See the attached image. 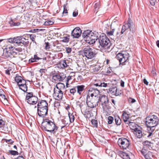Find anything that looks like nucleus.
Here are the masks:
<instances>
[{"instance_id":"obj_1","label":"nucleus","mask_w":159,"mask_h":159,"mask_svg":"<svg viewBox=\"0 0 159 159\" xmlns=\"http://www.w3.org/2000/svg\"><path fill=\"white\" fill-rule=\"evenodd\" d=\"M145 120L147 130L149 133L147 137L149 138L152 134L155 129V127L158 124L159 120L158 117L155 115H149L146 118Z\"/></svg>"},{"instance_id":"obj_2","label":"nucleus","mask_w":159,"mask_h":159,"mask_svg":"<svg viewBox=\"0 0 159 159\" xmlns=\"http://www.w3.org/2000/svg\"><path fill=\"white\" fill-rule=\"evenodd\" d=\"M41 125L43 130L50 132L53 135L55 134L58 129V127L56 125L54 121L47 118L43 119Z\"/></svg>"},{"instance_id":"obj_3","label":"nucleus","mask_w":159,"mask_h":159,"mask_svg":"<svg viewBox=\"0 0 159 159\" xmlns=\"http://www.w3.org/2000/svg\"><path fill=\"white\" fill-rule=\"evenodd\" d=\"M82 36L87 43L90 44L94 43L99 38L96 33L94 34L89 30L84 31L82 34Z\"/></svg>"},{"instance_id":"obj_4","label":"nucleus","mask_w":159,"mask_h":159,"mask_svg":"<svg viewBox=\"0 0 159 159\" xmlns=\"http://www.w3.org/2000/svg\"><path fill=\"white\" fill-rule=\"evenodd\" d=\"M80 53L83 57L88 59L93 58L96 55V51L90 47L84 48L80 52Z\"/></svg>"},{"instance_id":"obj_5","label":"nucleus","mask_w":159,"mask_h":159,"mask_svg":"<svg viewBox=\"0 0 159 159\" xmlns=\"http://www.w3.org/2000/svg\"><path fill=\"white\" fill-rule=\"evenodd\" d=\"M98 42L99 43V48H100V46L103 48L108 49L110 46V41L104 34L100 35L98 38Z\"/></svg>"},{"instance_id":"obj_6","label":"nucleus","mask_w":159,"mask_h":159,"mask_svg":"<svg viewBox=\"0 0 159 159\" xmlns=\"http://www.w3.org/2000/svg\"><path fill=\"white\" fill-rule=\"evenodd\" d=\"M129 57V54L125 52L119 53L116 56V58L119 61L120 65H125Z\"/></svg>"},{"instance_id":"obj_7","label":"nucleus","mask_w":159,"mask_h":159,"mask_svg":"<svg viewBox=\"0 0 159 159\" xmlns=\"http://www.w3.org/2000/svg\"><path fill=\"white\" fill-rule=\"evenodd\" d=\"M25 101L30 104L34 105L38 102L39 100L37 97L33 95L32 92H29L27 93Z\"/></svg>"},{"instance_id":"obj_8","label":"nucleus","mask_w":159,"mask_h":159,"mask_svg":"<svg viewBox=\"0 0 159 159\" xmlns=\"http://www.w3.org/2000/svg\"><path fill=\"white\" fill-rule=\"evenodd\" d=\"M118 143L121 148L124 149L128 148L129 145V141L126 138H119Z\"/></svg>"},{"instance_id":"obj_9","label":"nucleus","mask_w":159,"mask_h":159,"mask_svg":"<svg viewBox=\"0 0 159 159\" xmlns=\"http://www.w3.org/2000/svg\"><path fill=\"white\" fill-rule=\"evenodd\" d=\"M82 31L79 27H76L74 29L71 33V36L73 38H78L81 35Z\"/></svg>"},{"instance_id":"obj_10","label":"nucleus","mask_w":159,"mask_h":159,"mask_svg":"<svg viewBox=\"0 0 159 159\" xmlns=\"http://www.w3.org/2000/svg\"><path fill=\"white\" fill-rule=\"evenodd\" d=\"M63 93L62 91L59 89H56L54 88L53 96L55 99L57 100H61L62 98Z\"/></svg>"},{"instance_id":"obj_11","label":"nucleus","mask_w":159,"mask_h":159,"mask_svg":"<svg viewBox=\"0 0 159 159\" xmlns=\"http://www.w3.org/2000/svg\"><path fill=\"white\" fill-rule=\"evenodd\" d=\"M48 108H37V113L39 117H44L48 114Z\"/></svg>"},{"instance_id":"obj_12","label":"nucleus","mask_w":159,"mask_h":159,"mask_svg":"<svg viewBox=\"0 0 159 159\" xmlns=\"http://www.w3.org/2000/svg\"><path fill=\"white\" fill-rule=\"evenodd\" d=\"M132 129L133 130L134 133L135 137L134 141L135 143L138 146L139 144L138 140L139 139V129L135 126V127H134V128Z\"/></svg>"},{"instance_id":"obj_13","label":"nucleus","mask_w":159,"mask_h":159,"mask_svg":"<svg viewBox=\"0 0 159 159\" xmlns=\"http://www.w3.org/2000/svg\"><path fill=\"white\" fill-rule=\"evenodd\" d=\"M98 100V101L97 102V103L98 104L99 102H101L102 105L103 106V108L104 109L105 107L104 105L106 106V104L108 102V100L107 97L105 95H103L100 97H99Z\"/></svg>"},{"instance_id":"obj_14","label":"nucleus","mask_w":159,"mask_h":159,"mask_svg":"<svg viewBox=\"0 0 159 159\" xmlns=\"http://www.w3.org/2000/svg\"><path fill=\"white\" fill-rule=\"evenodd\" d=\"M21 36H17L14 38H11L7 39L8 42L11 43H16L17 44L18 46L20 45V44Z\"/></svg>"},{"instance_id":"obj_15","label":"nucleus","mask_w":159,"mask_h":159,"mask_svg":"<svg viewBox=\"0 0 159 159\" xmlns=\"http://www.w3.org/2000/svg\"><path fill=\"white\" fill-rule=\"evenodd\" d=\"M48 108V104L47 102L44 100L39 101L37 104V108Z\"/></svg>"},{"instance_id":"obj_16","label":"nucleus","mask_w":159,"mask_h":159,"mask_svg":"<svg viewBox=\"0 0 159 159\" xmlns=\"http://www.w3.org/2000/svg\"><path fill=\"white\" fill-rule=\"evenodd\" d=\"M20 44L21 46L22 45L25 47H27L29 44V39H26L23 36H21Z\"/></svg>"},{"instance_id":"obj_17","label":"nucleus","mask_w":159,"mask_h":159,"mask_svg":"<svg viewBox=\"0 0 159 159\" xmlns=\"http://www.w3.org/2000/svg\"><path fill=\"white\" fill-rule=\"evenodd\" d=\"M11 56H12L11 52L6 50L5 49L3 50V52L2 56V58L5 59H7L9 58H11Z\"/></svg>"},{"instance_id":"obj_18","label":"nucleus","mask_w":159,"mask_h":159,"mask_svg":"<svg viewBox=\"0 0 159 159\" xmlns=\"http://www.w3.org/2000/svg\"><path fill=\"white\" fill-rule=\"evenodd\" d=\"M93 85L98 87H106L107 86V83H105L104 82H102L100 80H96L93 84Z\"/></svg>"},{"instance_id":"obj_19","label":"nucleus","mask_w":159,"mask_h":159,"mask_svg":"<svg viewBox=\"0 0 159 159\" xmlns=\"http://www.w3.org/2000/svg\"><path fill=\"white\" fill-rule=\"evenodd\" d=\"M89 91L93 93L95 95V97H96L100 93V90L97 89V88H95L93 87H91L89 89Z\"/></svg>"},{"instance_id":"obj_20","label":"nucleus","mask_w":159,"mask_h":159,"mask_svg":"<svg viewBox=\"0 0 159 159\" xmlns=\"http://www.w3.org/2000/svg\"><path fill=\"white\" fill-rule=\"evenodd\" d=\"M133 25V24L132 21L129 18L127 23L125 24L122 26L125 28V29H126V30L129 29L130 30H131V27Z\"/></svg>"},{"instance_id":"obj_21","label":"nucleus","mask_w":159,"mask_h":159,"mask_svg":"<svg viewBox=\"0 0 159 159\" xmlns=\"http://www.w3.org/2000/svg\"><path fill=\"white\" fill-rule=\"evenodd\" d=\"M77 89V92L80 95H81L82 92L85 89V86L84 85H78L76 86Z\"/></svg>"},{"instance_id":"obj_22","label":"nucleus","mask_w":159,"mask_h":159,"mask_svg":"<svg viewBox=\"0 0 159 159\" xmlns=\"http://www.w3.org/2000/svg\"><path fill=\"white\" fill-rule=\"evenodd\" d=\"M86 104L89 107L91 108H94L96 107L97 105L98 106V105L97 102L96 103H95L93 102V101H88V102H86Z\"/></svg>"},{"instance_id":"obj_23","label":"nucleus","mask_w":159,"mask_h":159,"mask_svg":"<svg viewBox=\"0 0 159 159\" xmlns=\"http://www.w3.org/2000/svg\"><path fill=\"white\" fill-rule=\"evenodd\" d=\"M147 133L149 134V131L147 132L144 131L143 128L140 126V134H141V135H140V139L142 137H144L146 136L147 135Z\"/></svg>"},{"instance_id":"obj_24","label":"nucleus","mask_w":159,"mask_h":159,"mask_svg":"<svg viewBox=\"0 0 159 159\" xmlns=\"http://www.w3.org/2000/svg\"><path fill=\"white\" fill-rule=\"evenodd\" d=\"M52 79L55 81H62L64 79L62 77L59 75L57 74L53 76Z\"/></svg>"},{"instance_id":"obj_25","label":"nucleus","mask_w":159,"mask_h":159,"mask_svg":"<svg viewBox=\"0 0 159 159\" xmlns=\"http://www.w3.org/2000/svg\"><path fill=\"white\" fill-rule=\"evenodd\" d=\"M65 84L62 83H57L56 85V89H59L62 91L65 88Z\"/></svg>"},{"instance_id":"obj_26","label":"nucleus","mask_w":159,"mask_h":159,"mask_svg":"<svg viewBox=\"0 0 159 159\" xmlns=\"http://www.w3.org/2000/svg\"><path fill=\"white\" fill-rule=\"evenodd\" d=\"M0 127L2 130H5L6 129H7V127H6L5 124V122L2 119H0Z\"/></svg>"},{"instance_id":"obj_27","label":"nucleus","mask_w":159,"mask_h":159,"mask_svg":"<svg viewBox=\"0 0 159 159\" xmlns=\"http://www.w3.org/2000/svg\"><path fill=\"white\" fill-rule=\"evenodd\" d=\"M114 117L116 124L117 126L120 125L121 124V121L119 116H115Z\"/></svg>"},{"instance_id":"obj_28","label":"nucleus","mask_w":159,"mask_h":159,"mask_svg":"<svg viewBox=\"0 0 159 159\" xmlns=\"http://www.w3.org/2000/svg\"><path fill=\"white\" fill-rule=\"evenodd\" d=\"M59 64L61 67L62 68H66L68 66V65L66 62V61L64 60L61 61L60 62Z\"/></svg>"},{"instance_id":"obj_29","label":"nucleus","mask_w":159,"mask_h":159,"mask_svg":"<svg viewBox=\"0 0 159 159\" xmlns=\"http://www.w3.org/2000/svg\"><path fill=\"white\" fill-rule=\"evenodd\" d=\"M123 119V120L125 122H128V120L129 119V114L125 112H124L122 114Z\"/></svg>"},{"instance_id":"obj_30","label":"nucleus","mask_w":159,"mask_h":159,"mask_svg":"<svg viewBox=\"0 0 159 159\" xmlns=\"http://www.w3.org/2000/svg\"><path fill=\"white\" fill-rule=\"evenodd\" d=\"M153 156V155L152 153L150 151H149L145 155L144 157L145 159H151V158H152Z\"/></svg>"},{"instance_id":"obj_31","label":"nucleus","mask_w":159,"mask_h":159,"mask_svg":"<svg viewBox=\"0 0 159 159\" xmlns=\"http://www.w3.org/2000/svg\"><path fill=\"white\" fill-rule=\"evenodd\" d=\"M29 2L31 3L32 5L35 7L38 5L39 2L37 0H28Z\"/></svg>"},{"instance_id":"obj_32","label":"nucleus","mask_w":159,"mask_h":159,"mask_svg":"<svg viewBox=\"0 0 159 159\" xmlns=\"http://www.w3.org/2000/svg\"><path fill=\"white\" fill-rule=\"evenodd\" d=\"M117 90L116 88H110L109 90V92L112 95H115V94L116 93V91Z\"/></svg>"},{"instance_id":"obj_33","label":"nucleus","mask_w":159,"mask_h":159,"mask_svg":"<svg viewBox=\"0 0 159 159\" xmlns=\"http://www.w3.org/2000/svg\"><path fill=\"white\" fill-rule=\"evenodd\" d=\"M22 79V77L19 75L16 76L15 79V81L17 83V85H18V83H20Z\"/></svg>"},{"instance_id":"obj_34","label":"nucleus","mask_w":159,"mask_h":159,"mask_svg":"<svg viewBox=\"0 0 159 159\" xmlns=\"http://www.w3.org/2000/svg\"><path fill=\"white\" fill-rule=\"evenodd\" d=\"M14 48L13 46H12L11 45H8L4 49L11 52Z\"/></svg>"},{"instance_id":"obj_35","label":"nucleus","mask_w":159,"mask_h":159,"mask_svg":"<svg viewBox=\"0 0 159 159\" xmlns=\"http://www.w3.org/2000/svg\"><path fill=\"white\" fill-rule=\"evenodd\" d=\"M26 81L25 80L22 79L20 83H18V85L19 87L21 86H26Z\"/></svg>"},{"instance_id":"obj_36","label":"nucleus","mask_w":159,"mask_h":159,"mask_svg":"<svg viewBox=\"0 0 159 159\" xmlns=\"http://www.w3.org/2000/svg\"><path fill=\"white\" fill-rule=\"evenodd\" d=\"M100 5L99 2H98L95 4L94 7L95 9V11H96V13L98 12V9L100 8Z\"/></svg>"},{"instance_id":"obj_37","label":"nucleus","mask_w":159,"mask_h":159,"mask_svg":"<svg viewBox=\"0 0 159 159\" xmlns=\"http://www.w3.org/2000/svg\"><path fill=\"white\" fill-rule=\"evenodd\" d=\"M91 123L93 126L94 127H98V121L97 120L93 119L92 120Z\"/></svg>"},{"instance_id":"obj_38","label":"nucleus","mask_w":159,"mask_h":159,"mask_svg":"<svg viewBox=\"0 0 159 159\" xmlns=\"http://www.w3.org/2000/svg\"><path fill=\"white\" fill-rule=\"evenodd\" d=\"M67 5V3H66V4H64L63 5V11L62 12V16H63V15H64V14H67L68 13L67 10V7H66Z\"/></svg>"},{"instance_id":"obj_39","label":"nucleus","mask_w":159,"mask_h":159,"mask_svg":"<svg viewBox=\"0 0 159 159\" xmlns=\"http://www.w3.org/2000/svg\"><path fill=\"white\" fill-rule=\"evenodd\" d=\"M8 152L9 153L12 155L15 156L19 154L18 152L16 151L10 150Z\"/></svg>"},{"instance_id":"obj_40","label":"nucleus","mask_w":159,"mask_h":159,"mask_svg":"<svg viewBox=\"0 0 159 159\" xmlns=\"http://www.w3.org/2000/svg\"><path fill=\"white\" fill-rule=\"evenodd\" d=\"M69 118L70 122V123H72L75 120V117L74 116V115H73L72 114H70V113H69Z\"/></svg>"},{"instance_id":"obj_41","label":"nucleus","mask_w":159,"mask_h":159,"mask_svg":"<svg viewBox=\"0 0 159 159\" xmlns=\"http://www.w3.org/2000/svg\"><path fill=\"white\" fill-rule=\"evenodd\" d=\"M29 36H30V39L32 40V41L33 42H35V38L36 37V34H28Z\"/></svg>"},{"instance_id":"obj_42","label":"nucleus","mask_w":159,"mask_h":159,"mask_svg":"<svg viewBox=\"0 0 159 159\" xmlns=\"http://www.w3.org/2000/svg\"><path fill=\"white\" fill-rule=\"evenodd\" d=\"M108 123L109 124H111L113 123V121L114 119V118L113 117L111 116H109L108 117Z\"/></svg>"},{"instance_id":"obj_43","label":"nucleus","mask_w":159,"mask_h":159,"mask_svg":"<svg viewBox=\"0 0 159 159\" xmlns=\"http://www.w3.org/2000/svg\"><path fill=\"white\" fill-rule=\"evenodd\" d=\"M150 143H151L150 142L147 140L143 142L142 143L143 146H146L148 148H149L151 146L150 145Z\"/></svg>"},{"instance_id":"obj_44","label":"nucleus","mask_w":159,"mask_h":159,"mask_svg":"<svg viewBox=\"0 0 159 159\" xmlns=\"http://www.w3.org/2000/svg\"><path fill=\"white\" fill-rule=\"evenodd\" d=\"M11 53L12 56H14L16 55H20L19 53L16 51L15 48H14L12 51Z\"/></svg>"},{"instance_id":"obj_45","label":"nucleus","mask_w":159,"mask_h":159,"mask_svg":"<svg viewBox=\"0 0 159 159\" xmlns=\"http://www.w3.org/2000/svg\"><path fill=\"white\" fill-rule=\"evenodd\" d=\"M19 87V89L23 91L24 92L26 93L27 92V86L26 84V86H21Z\"/></svg>"},{"instance_id":"obj_46","label":"nucleus","mask_w":159,"mask_h":159,"mask_svg":"<svg viewBox=\"0 0 159 159\" xmlns=\"http://www.w3.org/2000/svg\"><path fill=\"white\" fill-rule=\"evenodd\" d=\"M115 31V29H112L110 31H107L106 33L108 36H112L113 35Z\"/></svg>"},{"instance_id":"obj_47","label":"nucleus","mask_w":159,"mask_h":159,"mask_svg":"<svg viewBox=\"0 0 159 159\" xmlns=\"http://www.w3.org/2000/svg\"><path fill=\"white\" fill-rule=\"evenodd\" d=\"M54 22L51 20H47L44 23V25H52Z\"/></svg>"},{"instance_id":"obj_48","label":"nucleus","mask_w":159,"mask_h":159,"mask_svg":"<svg viewBox=\"0 0 159 159\" xmlns=\"http://www.w3.org/2000/svg\"><path fill=\"white\" fill-rule=\"evenodd\" d=\"M76 86L74 88L71 89H70V93L74 95V93L76 92Z\"/></svg>"},{"instance_id":"obj_49","label":"nucleus","mask_w":159,"mask_h":159,"mask_svg":"<svg viewBox=\"0 0 159 159\" xmlns=\"http://www.w3.org/2000/svg\"><path fill=\"white\" fill-rule=\"evenodd\" d=\"M3 92V90L2 89H0V96L2 98H3L4 100H7V99L6 98L5 96L2 94Z\"/></svg>"},{"instance_id":"obj_50","label":"nucleus","mask_w":159,"mask_h":159,"mask_svg":"<svg viewBox=\"0 0 159 159\" xmlns=\"http://www.w3.org/2000/svg\"><path fill=\"white\" fill-rule=\"evenodd\" d=\"M62 41L65 43H68L69 41V39L67 37H65L62 38Z\"/></svg>"},{"instance_id":"obj_51","label":"nucleus","mask_w":159,"mask_h":159,"mask_svg":"<svg viewBox=\"0 0 159 159\" xmlns=\"http://www.w3.org/2000/svg\"><path fill=\"white\" fill-rule=\"evenodd\" d=\"M43 30V29H34L33 30H31L30 31V32H32V33H35L38 32L40 31H42Z\"/></svg>"},{"instance_id":"obj_52","label":"nucleus","mask_w":159,"mask_h":159,"mask_svg":"<svg viewBox=\"0 0 159 159\" xmlns=\"http://www.w3.org/2000/svg\"><path fill=\"white\" fill-rule=\"evenodd\" d=\"M142 154L144 156H145V155L146 154L147 150L144 149H143L141 151H140Z\"/></svg>"},{"instance_id":"obj_53","label":"nucleus","mask_w":159,"mask_h":159,"mask_svg":"<svg viewBox=\"0 0 159 159\" xmlns=\"http://www.w3.org/2000/svg\"><path fill=\"white\" fill-rule=\"evenodd\" d=\"M121 94V91L119 90H118L117 88V90L116 91V93L115 94V96H117L119 95L120 94Z\"/></svg>"},{"instance_id":"obj_54","label":"nucleus","mask_w":159,"mask_h":159,"mask_svg":"<svg viewBox=\"0 0 159 159\" xmlns=\"http://www.w3.org/2000/svg\"><path fill=\"white\" fill-rule=\"evenodd\" d=\"M36 61V59H34L33 57H32L29 60V63H32Z\"/></svg>"},{"instance_id":"obj_55","label":"nucleus","mask_w":159,"mask_h":159,"mask_svg":"<svg viewBox=\"0 0 159 159\" xmlns=\"http://www.w3.org/2000/svg\"><path fill=\"white\" fill-rule=\"evenodd\" d=\"M71 48L69 47H67L66 48V51L67 53H69L71 51Z\"/></svg>"},{"instance_id":"obj_56","label":"nucleus","mask_w":159,"mask_h":159,"mask_svg":"<svg viewBox=\"0 0 159 159\" xmlns=\"http://www.w3.org/2000/svg\"><path fill=\"white\" fill-rule=\"evenodd\" d=\"M10 24L13 26H18L20 25L19 23H14L12 21L10 22Z\"/></svg>"},{"instance_id":"obj_57","label":"nucleus","mask_w":159,"mask_h":159,"mask_svg":"<svg viewBox=\"0 0 159 159\" xmlns=\"http://www.w3.org/2000/svg\"><path fill=\"white\" fill-rule=\"evenodd\" d=\"M46 46H45V49H48L50 48V46L49 43H45Z\"/></svg>"},{"instance_id":"obj_58","label":"nucleus","mask_w":159,"mask_h":159,"mask_svg":"<svg viewBox=\"0 0 159 159\" xmlns=\"http://www.w3.org/2000/svg\"><path fill=\"white\" fill-rule=\"evenodd\" d=\"M156 2V0H150L151 4L153 6L155 5Z\"/></svg>"},{"instance_id":"obj_59","label":"nucleus","mask_w":159,"mask_h":159,"mask_svg":"<svg viewBox=\"0 0 159 159\" xmlns=\"http://www.w3.org/2000/svg\"><path fill=\"white\" fill-rule=\"evenodd\" d=\"M88 101H93L91 100L90 96L89 95H87L86 97V102H88Z\"/></svg>"},{"instance_id":"obj_60","label":"nucleus","mask_w":159,"mask_h":159,"mask_svg":"<svg viewBox=\"0 0 159 159\" xmlns=\"http://www.w3.org/2000/svg\"><path fill=\"white\" fill-rule=\"evenodd\" d=\"M129 102L130 103H133L135 102V100L134 99L130 98L129 99Z\"/></svg>"},{"instance_id":"obj_61","label":"nucleus","mask_w":159,"mask_h":159,"mask_svg":"<svg viewBox=\"0 0 159 159\" xmlns=\"http://www.w3.org/2000/svg\"><path fill=\"white\" fill-rule=\"evenodd\" d=\"M6 142L8 144H12V143L14 142V141H13L11 139H10L7 140H6Z\"/></svg>"},{"instance_id":"obj_62","label":"nucleus","mask_w":159,"mask_h":159,"mask_svg":"<svg viewBox=\"0 0 159 159\" xmlns=\"http://www.w3.org/2000/svg\"><path fill=\"white\" fill-rule=\"evenodd\" d=\"M78 11H76V10L75 11H74L73 13V16L74 17H76L78 15Z\"/></svg>"},{"instance_id":"obj_63","label":"nucleus","mask_w":159,"mask_h":159,"mask_svg":"<svg viewBox=\"0 0 159 159\" xmlns=\"http://www.w3.org/2000/svg\"><path fill=\"white\" fill-rule=\"evenodd\" d=\"M109 26V25L108 23H105L104 25L102 27L103 28H104V30H106V29H107V27Z\"/></svg>"},{"instance_id":"obj_64","label":"nucleus","mask_w":159,"mask_h":159,"mask_svg":"<svg viewBox=\"0 0 159 159\" xmlns=\"http://www.w3.org/2000/svg\"><path fill=\"white\" fill-rule=\"evenodd\" d=\"M143 82L146 85H148V82L147 81L146 79H144L143 81Z\"/></svg>"}]
</instances>
